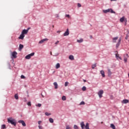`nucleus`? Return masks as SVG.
<instances>
[{"label": "nucleus", "mask_w": 129, "mask_h": 129, "mask_svg": "<svg viewBox=\"0 0 129 129\" xmlns=\"http://www.w3.org/2000/svg\"><path fill=\"white\" fill-rule=\"evenodd\" d=\"M23 48H24V45H23V44H20L19 45V50H20V51H21V50H22V49H23Z\"/></svg>", "instance_id": "21"}, {"label": "nucleus", "mask_w": 129, "mask_h": 129, "mask_svg": "<svg viewBox=\"0 0 129 129\" xmlns=\"http://www.w3.org/2000/svg\"><path fill=\"white\" fill-rule=\"evenodd\" d=\"M62 100H66V96H63L62 97Z\"/></svg>", "instance_id": "32"}, {"label": "nucleus", "mask_w": 129, "mask_h": 129, "mask_svg": "<svg viewBox=\"0 0 129 129\" xmlns=\"http://www.w3.org/2000/svg\"><path fill=\"white\" fill-rule=\"evenodd\" d=\"M102 94H103V90H100L98 93V95L100 98H101V97H102Z\"/></svg>", "instance_id": "5"}, {"label": "nucleus", "mask_w": 129, "mask_h": 129, "mask_svg": "<svg viewBox=\"0 0 129 129\" xmlns=\"http://www.w3.org/2000/svg\"><path fill=\"white\" fill-rule=\"evenodd\" d=\"M14 97L15 98V99H19V95H18V94H16L14 96Z\"/></svg>", "instance_id": "22"}, {"label": "nucleus", "mask_w": 129, "mask_h": 129, "mask_svg": "<svg viewBox=\"0 0 129 129\" xmlns=\"http://www.w3.org/2000/svg\"><path fill=\"white\" fill-rule=\"evenodd\" d=\"M53 85L54 86L55 89H57L58 88V84H57V82H54L53 83Z\"/></svg>", "instance_id": "17"}, {"label": "nucleus", "mask_w": 129, "mask_h": 129, "mask_svg": "<svg viewBox=\"0 0 129 129\" xmlns=\"http://www.w3.org/2000/svg\"><path fill=\"white\" fill-rule=\"evenodd\" d=\"M111 2H113V1H117V0H110Z\"/></svg>", "instance_id": "45"}, {"label": "nucleus", "mask_w": 129, "mask_h": 129, "mask_svg": "<svg viewBox=\"0 0 129 129\" xmlns=\"http://www.w3.org/2000/svg\"><path fill=\"white\" fill-rule=\"evenodd\" d=\"M78 8H81V4L78 3Z\"/></svg>", "instance_id": "37"}, {"label": "nucleus", "mask_w": 129, "mask_h": 129, "mask_svg": "<svg viewBox=\"0 0 129 129\" xmlns=\"http://www.w3.org/2000/svg\"><path fill=\"white\" fill-rule=\"evenodd\" d=\"M24 37L25 35L23 33H21V34L19 37V39H20L21 40H23Z\"/></svg>", "instance_id": "12"}, {"label": "nucleus", "mask_w": 129, "mask_h": 129, "mask_svg": "<svg viewBox=\"0 0 129 129\" xmlns=\"http://www.w3.org/2000/svg\"><path fill=\"white\" fill-rule=\"evenodd\" d=\"M56 69H59L60 68V63H57L55 66Z\"/></svg>", "instance_id": "20"}, {"label": "nucleus", "mask_w": 129, "mask_h": 129, "mask_svg": "<svg viewBox=\"0 0 129 129\" xmlns=\"http://www.w3.org/2000/svg\"><path fill=\"white\" fill-rule=\"evenodd\" d=\"M69 35V30L68 29L67 30L66 32L63 34V36H68Z\"/></svg>", "instance_id": "15"}, {"label": "nucleus", "mask_w": 129, "mask_h": 129, "mask_svg": "<svg viewBox=\"0 0 129 129\" xmlns=\"http://www.w3.org/2000/svg\"><path fill=\"white\" fill-rule=\"evenodd\" d=\"M66 18H70V15H66Z\"/></svg>", "instance_id": "41"}, {"label": "nucleus", "mask_w": 129, "mask_h": 129, "mask_svg": "<svg viewBox=\"0 0 129 129\" xmlns=\"http://www.w3.org/2000/svg\"><path fill=\"white\" fill-rule=\"evenodd\" d=\"M111 74H112L111 71L110 69H108V76H111Z\"/></svg>", "instance_id": "13"}, {"label": "nucleus", "mask_w": 129, "mask_h": 129, "mask_svg": "<svg viewBox=\"0 0 129 129\" xmlns=\"http://www.w3.org/2000/svg\"><path fill=\"white\" fill-rule=\"evenodd\" d=\"M128 57L129 56L127 53L123 55V60L125 63H126V62H127V58H128Z\"/></svg>", "instance_id": "3"}, {"label": "nucleus", "mask_w": 129, "mask_h": 129, "mask_svg": "<svg viewBox=\"0 0 129 129\" xmlns=\"http://www.w3.org/2000/svg\"><path fill=\"white\" fill-rule=\"evenodd\" d=\"M38 124H41V122H42L41 121H39L38 122Z\"/></svg>", "instance_id": "43"}, {"label": "nucleus", "mask_w": 129, "mask_h": 129, "mask_svg": "<svg viewBox=\"0 0 129 129\" xmlns=\"http://www.w3.org/2000/svg\"><path fill=\"white\" fill-rule=\"evenodd\" d=\"M33 56V53H31V54H29L25 56V59H31V57Z\"/></svg>", "instance_id": "9"}, {"label": "nucleus", "mask_w": 129, "mask_h": 129, "mask_svg": "<svg viewBox=\"0 0 129 129\" xmlns=\"http://www.w3.org/2000/svg\"><path fill=\"white\" fill-rule=\"evenodd\" d=\"M69 58L70 60H74V56L73 55H70Z\"/></svg>", "instance_id": "19"}, {"label": "nucleus", "mask_w": 129, "mask_h": 129, "mask_svg": "<svg viewBox=\"0 0 129 129\" xmlns=\"http://www.w3.org/2000/svg\"><path fill=\"white\" fill-rule=\"evenodd\" d=\"M110 127L112 129H115V126L113 124H110Z\"/></svg>", "instance_id": "23"}, {"label": "nucleus", "mask_w": 129, "mask_h": 129, "mask_svg": "<svg viewBox=\"0 0 129 129\" xmlns=\"http://www.w3.org/2000/svg\"><path fill=\"white\" fill-rule=\"evenodd\" d=\"M117 39H118V37H114L112 39L113 43H116V40H117Z\"/></svg>", "instance_id": "18"}, {"label": "nucleus", "mask_w": 129, "mask_h": 129, "mask_svg": "<svg viewBox=\"0 0 129 129\" xmlns=\"http://www.w3.org/2000/svg\"><path fill=\"white\" fill-rule=\"evenodd\" d=\"M82 42H83V39H81L77 40L78 43H82Z\"/></svg>", "instance_id": "25"}, {"label": "nucleus", "mask_w": 129, "mask_h": 129, "mask_svg": "<svg viewBox=\"0 0 129 129\" xmlns=\"http://www.w3.org/2000/svg\"><path fill=\"white\" fill-rule=\"evenodd\" d=\"M121 41V38H119L118 39V41L117 43L116 44V48H118L119 47V45H120V42Z\"/></svg>", "instance_id": "8"}, {"label": "nucleus", "mask_w": 129, "mask_h": 129, "mask_svg": "<svg viewBox=\"0 0 129 129\" xmlns=\"http://www.w3.org/2000/svg\"><path fill=\"white\" fill-rule=\"evenodd\" d=\"M118 58H119V59H120V60H122V59L121 58V57H120V56H119V57H118Z\"/></svg>", "instance_id": "44"}, {"label": "nucleus", "mask_w": 129, "mask_h": 129, "mask_svg": "<svg viewBox=\"0 0 129 129\" xmlns=\"http://www.w3.org/2000/svg\"><path fill=\"white\" fill-rule=\"evenodd\" d=\"M59 43V41H57L55 43V45H57V44H58V43Z\"/></svg>", "instance_id": "42"}, {"label": "nucleus", "mask_w": 129, "mask_h": 129, "mask_svg": "<svg viewBox=\"0 0 129 129\" xmlns=\"http://www.w3.org/2000/svg\"><path fill=\"white\" fill-rule=\"evenodd\" d=\"M84 104H85V102H84V101H82L80 103V105H84Z\"/></svg>", "instance_id": "27"}, {"label": "nucleus", "mask_w": 129, "mask_h": 129, "mask_svg": "<svg viewBox=\"0 0 129 129\" xmlns=\"http://www.w3.org/2000/svg\"><path fill=\"white\" fill-rule=\"evenodd\" d=\"M115 57H116V59H118V57H119V54H115Z\"/></svg>", "instance_id": "34"}, {"label": "nucleus", "mask_w": 129, "mask_h": 129, "mask_svg": "<svg viewBox=\"0 0 129 129\" xmlns=\"http://www.w3.org/2000/svg\"><path fill=\"white\" fill-rule=\"evenodd\" d=\"M49 122H51V123H53L54 122V120L52 118H50L49 119Z\"/></svg>", "instance_id": "24"}, {"label": "nucleus", "mask_w": 129, "mask_h": 129, "mask_svg": "<svg viewBox=\"0 0 129 129\" xmlns=\"http://www.w3.org/2000/svg\"><path fill=\"white\" fill-rule=\"evenodd\" d=\"M17 55H18V53L16 51H14L12 53V56L13 58H17Z\"/></svg>", "instance_id": "11"}, {"label": "nucleus", "mask_w": 129, "mask_h": 129, "mask_svg": "<svg viewBox=\"0 0 129 129\" xmlns=\"http://www.w3.org/2000/svg\"><path fill=\"white\" fill-rule=\"evenodd\" d=\"M66 129H70V126H69V125H67Z\"/></svg>", "instance_id": "40"}, {"label": "nucleus", "mask_w": 129, "mask_h": 129, "mask_svg": "<svg viewBox=\"0 0 129 129\" xmlns=\"http://www.w3.org/2000/svg\"><path fill=\"white\" fill-rule=\"evenodd\" d=\"M38 127L39 129H43V127H42V126H41L40 125H38Z\"/></svg>", "instance_id": "39"}, {"label": "nucleus", "mask_w": 129, "mask_h": 129, "mask_svg": "<svg viewBox=\"0 0 129 129\" xmlns=\"http://www.w3.org/2000/svg\"><path fill=\"white\" fill-rule=\"evenodd\" d=\"M52 28H54V25H53V26H52Z\"/></svg>", "instance_id": "51"}, {"label": "nucleus", "mask_w": 129, "mask_h": 129, "mask_svg": "<svg viewBox=\"0 0 129 129\" xmlns=\"http://www.w3.org/2000/svg\"><path fill=\"white\" fill-rule=\"evenodd\" d=\"M100 73H101L102 77H105V75L104 74V71L103 70H101L100 71Z\"/></svg>", "instance_id": "16"}, {"label": "nucleus", "mask_w": 129, "mask_h": 129, "mask_svg": "<svg viewBox=\"0 0 129 129\" xmlns=\"http://www.w3.org/2000/svg\"><path fill=\"white\" fill-rule=\"evenodd\" d=\"M103 13H104V14H106L107 13H109V12H110V13L111 14H115V12L113 11V10H112V9H109L107 10H103Z\"/></svg>", "instance_id": "2"}, {"label": "nucleus", "mask_w": 129, "mask_h": 129, "mask_svg": "<svg viewBox=\"0 0 129 129\" xmlns=\"http://www.w3.org/2000/svg\"><path fill=\"white\" fill-rule=\"evenodd\" d=\"M69 84V83L68 82H67L64 84V86L66 87L68 86Z\"/></svg>", "instance_id": "29"}, {"label": "nucleus", "mask_w": 129, "mask_h": 129, "mask_svg": "<svg viewBox=\"0 0 129 129\" xmlns=\"http://www.w3.org/2000/svg\"><path fill=\"white\" fill-rule=\"evenodd\" d=\"M129 101L127 99H124L122 101V103L126 104L128 103Z\"/></svg>", "instance_id": "14"}, {"label": "nucleus", "mask_w": 129, "mask_h": 129, "mask_svg": "<svg viewBox=\"0 0 129 129\" xmlns=\"http://www.w3.org/2000/svg\"><path fill=\"white\" fill-rule=\"evenodd\" d=\"M50 55H52V52H50Z\"/></svg>", "instance_id": "50"}, {"label": "nucleus", "mask_w": 129, "mask_h": 129, "mask_svg": "<svg viewBox=\"0 0 129 129\" xmlns=\"http://www.w3.org/2000/svg\"><path fill=\"white\" fill-rule=\"evenodd\" d=\"M34 55H35V53L33 52V56H34Z\"/></svg>", "instance_id": "48"}, {"label": "nucleus", "mask_w": 129, "mask_h": 129, "mask_svg": "<svg viewBox=\"0 0 129 129\" xmlns=\"http://www.w3.org/2000/svg\"><path fill=\"white\" fill-rule=\"evenodd\" d=\"M47 41H49V39L48 38L43 39L39 42V44H43L44 42H46Z\"/></svg>", "instance_id": "7"}, {"label": "nucleus", "mask_w": 129, "mask_h": 129, "mask_svg": "<svg viewBox=\"0 0 129 129\" xmlns=\"http://www.w3.org/2000/svg\"><path fill=\"white\" fill-rule=\"evenodd\" d=\"M27 105H28V106H31V102H28L27 103Z\"/></svg>", "instance_id": "38"}, {"label": "nucleus", "mask_w": 129, "mask_h": 129, "mask_svg": "<svg viewBox=\"0 0 129 129\" xmlns=\"http://www.w3.org/2000/svg\"><path fill=\"white\" fill-rule=\"evenodd\" d=\"M8 123H11L13 125L16 126L17 125V122H16V120L13 119V117H9L7 119Z\"/></svg>", "instance_id": "1"}, {"label": "nucleus", "mask_w": 129, "mask_h": 129, "mask_svg": "<svg viewBox=\"0 0 129 129\" xmlns=\"http://www.w3.org/2000/svg\"><path fill=\"white\" fill-rule=\"evenodd\" d=\"M96 67V64H92V69H94V68Z\"/></svg>", "instance_id": "30"}, {"label": "nucleus", "mask_w": 129, "mask_h": 129, "mask_svg": "<svg viewBox=\"0 0 129 129\" xmlns=\"http://www.w3.org/2000/svg\"><path fill=\"white\" fill-rule=\"evenodd\" d=\"M61 31H57V33H60Z\"/></svg>", "instance_id": "47"}, {"label": "nucleus", "mask_w": 129, "mask_h": 129, "mask_svg": "<svg viewBox=\"0 0 129 129\" xmlns=\"http://www.w3.org/2000/svg\"><path fill=\"white\" fill-rule=\"evenodd\" d=\"M82 90L83 91H85V90H86V87L85 86L83 87Z\"/></svg>", "instance_id": "31"}, {"label": "nucleus", "mask_w": 129, "mask_h": 129, "mask_svg": "<svg viewBox=\"0 0 129 129\" xmlns=\"http://www.w3.org/2000/svg\"><path fill=\"white\" fill-rule=\"evenodd\" d=\"M74 128L78 129V126L77 125H74Z\"/></svg>", "instance_id": "36"}, {"label": "nucleus", "mask_w": 129, "mask_h": 129, "mask_svg": "<svg viewBox=\"0 0 129 129\" xmlns=\"http://www.w3.org/2000/svg\"><path fill=\"white\" fill-rule=\"evenodd\" d=\"M45 115H47V116L49 115H51V113H49V112H45Z\"/></svg>", "instance_id": "26"}, {"label": "nucleus", "mask_w": 129, "mask_h": 129, "mask_svg": "<svg viewBox=\"0 0 129 129\" xmlns=\"http://www.w3.org/2000/svg\"><path fill=\"white\" fill-rule=\"evenodd\" d=\"M120 22H121V23H122V22H125V26H126V18H125V17H122V18H121L120 19Z\"/></svg>", "instance_id": "4"}, {"label": "nucleus", "mask_w": 129, "mask_h": 129, "mask_svg": "<svg viewBox=\"0 0 129 129\" xmlns=\"http://www.w3.org/2000/svg\"><path fill=\"white\" fill-rule=\"evenodd\" d=\"M19 123H21L23 125V126H26V123H25V121L24 120H19L18 121Z\"/></svg>", "instance_id": "10"}, {"label": "nucleus", "mask_w": 129, "mask_h": 129, "mask_svg": "<svg viewBox=\"0 0 129 129\" xmlns=\"http://www.w3.org/2000/svg\"><path fill=\"white\" fill-rule=\"evenodd\" d=\"M2 129H5V128H6V124H3V125H2Z\"/></svg>", "instance_id": "33"}, {"label": "nucleus", "mask_w": 129, "mask_h": 129, "mask_svg": "<svg viewBox=\"0 0 129 129\" xmlns=\"http://www.w3.org/2000/svg\"><path fill=\"white\" fill-rule=\"evenodd\" d=\"M101 123H103V122H101Z\"/></svg>", "instance_id": "52"}, {"label": "nucleus", "mask_w": 129, "mask_h": 129, "mask_svg": "<svg viewBox=\"0 0 129 129\" xmlns=\"http://www.w3.org/2000/svg\"><path fill=\"white\" fill-rule=\"evenodd\" d=\"M84 82H86V80H83Z\"/></svg>", "instance_id": "46"}, {"label": "nucleus", "mask_w": 129, "mask_h": 129, "mask_svg": "<svg viewBox=\"0 0 129 129\" xmlns=\"http://www.w3.org/2000/svg\"><path fill=\"white\" fill-rule=\"evenodd\" d=\"M36 106H37L38 107H41V106H42V104L38 103L36 105Z\"/></svg>", "instance_id": "28"}, {"label": "nucleus", "mask_w": 129, "mask_h": 129, "mask_svg": "<svg viewBox=\"0 0 129 129\" xmlns=\"http://www.w3.org/2000/svg\"><path fill=\"white\" fill-rule=\"evenodd\" d=\"M31 28H28L27 29V30H26V29H24L22 32V33L23 34H28V32H29V30Z\"/></svg>", "instance_id": "6"}, {"label": "nucleus", "mask_w": 129, "mask_h": 129, "mask_svg": "<svg viewBox=\"0 0 129 129\" xmlns=\"http://www.w3.org/2000/svg\"><path fill=\"white\" fill-rule=\"evenodd\" d=\"M126 40H127V37H125Z\"/></svg>", "instance_id": "49"}, {"label": "nucleus", "mask_w": 129, "mask_h": 129, "mask_svg": "<svg viewBox=\"0 0 129 129\" xmlns=\"http://www.w3.org/2000/svg\"><path fill=\"white\" fill-rule=\"evenodd\" d=\"M21 78L22 79H25V78H26V77H25V76H24V75H21Z\"/></svg>", "instance_id": "35"}]
</instances>
